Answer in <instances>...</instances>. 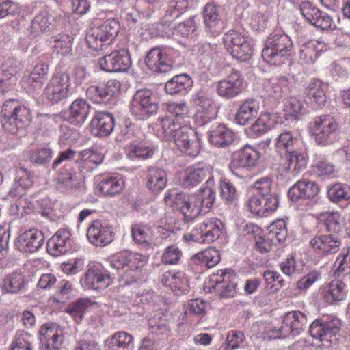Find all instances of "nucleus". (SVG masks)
<instances>
[{
  "mask_svg": "<svg viewBox=\"0 0 350 350\" xmlns=\"http://www.w3.org/2000/svg\"><path fill=\"white\" fill-rule=\"evenodd\" d=\"M345 297V284L340 280L332 281L324 291V298L329 304L341 301Z\"/></svg>",
  "mask_w": 350,
  "mask_h": 350,
  "instance_id": "43",
  "label": "nucleus"
},
{
  "mask_svg": "<svg viewBox=\"0 0 350 350\" xmlns=\"http://www.w3.org/2000/svg\"><path fill=\"white\" fill-rule=\"evenodd\" d=\"M221 221L219 220L206 219L202 223L196 224L190 233L184 235V239L197 243H212L221 235Z\"/></svg>",
  "mask_w": 350,
  "mask_h": 350,
  "instance_id": "7",
  "label": "nucleus"
},
{
  "mask_svg": "<svg viewBox=\"0 0 350 350\" xmlns=\"http://www.w3.org/2000/svg\"><path fill=\"white\" fill-rule=\"evenodd\" d=\"M243 79L237 70H232L231 73L217 83V91L219 96L230 99L238 96L242 91Z\"/></svg>",
  "mask_w": 350,
  "mask_h": 350,
  "instance_id": "18",
  "label": "nucleus"
},
{
  "mask_svg": "<svg viewBox=\"0 0 350 350\" xmlns=\"http://www.w3.org/2000/svg\"><path fill=\"white\" fill-rule=\"evenodd\" d=\"M292 48L293 42L287 35H271L267 38L262 57L270 65H281L288 60Z\"/></svg>",
  "mask_w": 350,
  "mask_h": 350,
  "instance_id": "4",
  "label": "nucleus"
},
{
  "mask_svg": "<svg viewBox=\"0 0 350 350\" xmlns=\"http://www.w3.org/2000/svg\"><path fill=\"white\" fill-rule=\"evenodd\" d=\"M328 85L320 79H312L306 88L305 94L314 108L322 107L327 100Z\"/></svg>",
  "mask_w": 350,
  "mask_h": 350,
  "instance_id": "27",
  "label": "nucleus"
},
{
  "mask_svg": "<svg viewBox=\"0 0 350 350\" xmlns=\"http://www.w3.org/2000/svg\"><path fill=\"white\" fill-rule=\"evenodd\" d=\"M31 112L29 108L20 105L16 100L5 101L1 111L3 128L12 134L22 131L31 122Z\"/></svg>",
  "mask_w": 350,
  "mask_h": 350,
  "instance_id": "2",
  "label": "nucleus"
},
{
  "mask_svg": "<svg viewBox=\"0 0 350 350\" xmlns=\"http://www.w3.org/2000/svg\"><path fill=\"white\" fill-rule=\"evenodd\" d=\"M49 66L43 62L38 63L31 71L29 79L31 85L37 90H40L47 79Z\"/></svg>",
  "mask_w": 350,
  "mask_h": 350,
  "instance_id": "44",
  "label": "nucleus"
},
{
  "mask_svg": "<svg viewBox=\"0 0 350 350\" xmlns=\"http://www.w3.org/2000/svg\"><path fill=\"white\" fill-rule=\"evenodd\" d=\"M77 172L71 167H64L57 177L58 187L71 193L79 186V180Z\"/></svg>",
  "mask_w": 350,
  "mask_h": 350,
  "instance_id": "41",
  "label": "nucleus"
},
{
  "mask_svg": "<svg viewBox=\"0 0 350 350\" xmlns=\"http://www.w3.org/2000/svg\"><path fill=\"white\" fill-rule=\"evenodd\" d=\"M52 150L49 148H42L32 152L29 156V160L38 165L48 164L52 158Z\"/></svg>",
  "mask_w": 350,
  "mask_h": 350,
  "instance_id": "64",
  "label": "nucleus"
},
{
  "mask_svg": "<svg viewBox=\"0 0 350 350\" xmlns=\"http://www.w3.org/2000/svg\"><path fill=\"white\" fill-rule=\"evenodd\" d=\"M70 233L66 229H59L53 234L47 242V250L54 256L67 253L71 249L72 241Z\"/></svg>",
  "mask_w": 350,
  "mask_h": 350,
  "instance_id": "21",
  "label": "nucleus"
},
{
  "mask_svg": "<svg viewBox=\"0 0 350 350\" xmlns=\"http://www.w3.org/2000/svg\"><path fill=\"white\" fill-rule=\"evenodd\" d=\"M18 70L16 60L10 57L4 60L0 67V94H4L13 88Z\"/></svg>",
  "mask_w": 350,
  "mask_h": 350,
  "instance_id": "25",
  "label": "nucleus"
},
{
  "mask_svg": "<svg viewBox=\"0 0 350 350\" xmlns=\"http://www.w3.org/2000/svg\"><path fill=\"white\" fill-rule=\"evenodd\" d=\"M30 172L27 169L20 167L16 169V177L10 188L8 195L11 198H21L24 196L28 189L32 185Z\"/></svg>",
  "mask_w": 350,
  "mask_h": 350,
  "instance_id": "31",
  "label": "nucleus"
},
{
  "mask_svg": "<svg viewBox=\"0 0 350 350\" xmlns=\"http://www.w3.org/2000/svg\"><path fill=\"white\" fill-rule=\"evenodd\" d=\"M204 23L207 31L213 35L219 34L224 28L221 9L215 3H207L204 9Z\"/></svg>",
  "mask_w": 350,
  "mask_h": 350,
  "instance_id": "22",
  "label": "nucleus"
},
{
  "mask_svg": "<svg viewBox=\"0 0 350 350\" xmlns=\"http://www.w3.org/2000/svg\"><path fill=\"white\" fill-rule=\"evenodd\" d=\"M87 237L92 244L99 247L108 245L113 239L111 228L104 225L100 220L92 222L87 231Z\"/></svg>",
  "mask_w": 350,
  "mask_h": 350,
  "instance_id": "19",
  "label": "nucleus"
},
{
  "mask_svg": "<svg viewBox=\"0 0 350 350\" xmlns=\"http://www.w3.org/2000/svg\"><path fill=\"white\" fill-rule=\"evenodd\" d=\"M220 196L226 204H232L237 199L235 186L227 179L221 180L219 184Z\"/></svg>",
  "mask_w": 350,
  "mask_h": 350,
  "instance_id": "56",
  "label": "nucleus"
},
{
  "mask_svg": "<svg viewBox=\"0 0 350 350\" xmlns=\"http://www.w3.org/2000/svg\"><path fill=\"white\" fill-rule=\"evenodd\" d=\"M273 124V120L269 113H264L250 126L251 131L256 135H260L269 131Z\"/></svg>",
  "mask_w": 350,
  "mask_h": 350,
  "instance_id": "54",
  "label": "nucleus"
},
{
  "mask_svg": "<svg viewBox=\"0 0 350 350\" xmlns=\"http://www.w3.org/2000/svg\"><path fill=\"white\" fill-rule=\"evenodd\" d=\"M26 280L21 271H14L7 275L3 279L1 287L8 293H18L25 290Z\"/></svg>",
  "mask_w": 350,
  "mask_h": 350,
  "instance_id": "40",
  "label": "nucleus"
},
{
  "mask_svg": "<svg viewBox=\"0 0 350 350\" xmlns=\"http://www.w3.org/2000/svg\"><path fill=\"white\" fill-rule=\"evenodd\" d=\"M88 299H79L68 305L65 311L72 316L76 321L80 322L86 310L90 306Z\"/></svg>",
  "mask_w": 350,
  "mask_h": 350,
  "instance_id": "50",
  "label": "nucleus"
},
{
  "mask_svg": "<svg viewBox=\"0 0 350 350\" xmlns=\"http://www.w3.org/2000/svg\"><path fill=\"white\" fill-rule=\"evenodd\" d=\"M234 274L230 269L217 271L215 289L221 298H228L234 296L236 284L232 281Z\"/></svg>",
  "mask_w": 350,
  "mask_h": 350,
  "instance_id": "30",
  "label": "nucleus"
},
{
  "mask_svg": "<svg viewBox=\"0 0 350 350\" xmlns=\"http://www.w3.org/2000/svg\"><path fill=\"white\" fill-rule=\"evenodd\" d=\"M120 29L119 21L114 18L107 19L96 27L91 29L86 36L89 48L95 51L104 50V48L112 43Z\"/></svg>",
  "mask_w": 350,
  "mask_h": 350,
  "instance_id": "5",
  "label": "nucleus"
},
{
  "mask_svg": "<svg viewBox=\"0 0 350 350\" xmlns=\"http://www.w3.org/2000/svg\"><path fill=\"white\" fill-rule=\"evenodd\" d=\"M90 109L91 106L86 100L78 98L69 107L68 120L72 124H82L86 120Z\"/></svg>",
  "mask_w": 350,
  "mask_h": 350,
  "instance_id": "35",
  "label": "nucleus"
},
{
  "mask_svg": "<svg viewBox=\"0 0 350 350\" xmlns=\"http://www.w3.org/2000/svg\"><path fill=\"white\" fill-rule=\"evenodd\" d=\"M161 123L165 136L172 139L174 138V135L179 129L184 126L182 125L184 122L176 120L175 117L163 118Z\"/></svg>",
  "mask_w": 350,
  "mask_h": 350,
  "instance_id": "62",
  "label": "nucleus"
},
{
  "mask_svg": "<svg viewBox=\"0 0 350 350\" xmlns=\"http://www.w3.org/2000/svg\"><path fill=\"white\" fill-rule=\"evenodd\" d=\"M44 241L43 233L33 228L25 231L18 237L16 246L21 252L33 253L42 246Z\"/></svg>",
  "mask_w": 350,
  "mask_h": 350,
  "instance_id": "20",
  "label": "nucleus"
},
{
  "mask_svg": "<svg viewBox=\"0 0 350 350\" xmlns=\"http://www.w3.org/2000/svg\"><path fill=\"white\" fill-rule=\"evenodd\" d=\"M220 260V254L218 250L210 247L193 255L191 261L196 265H204L211 268L215 266Z\"/></svg>",
  "mask_w": 350,
  "mask_h": 350,
  "instance_id": "42",
  "label": "nucleus"
},
{
  "mask_svg": "<svg viewBox=\"0 0 350 350\" xmlns=\"http://www.w3.org/2000/svg\"><path fill=\"white\" fill-rule=\"evenodd\" d=\"M41 350H60L64 336L57 324L45 323L40 330Z\"/></svg>",
  "mask_w": 350,
  "mask_h": 350,
  "instance_id": "16",
  "label": "nucleus"
},
{
  "mask_svg": "<svg viewBox=\"0 0 350 350\" xmlns=\"http://www.w3.org/2000/svg\"><path fill=\"white\" fill-rule=\"evenodd\" d=\"M340 327V320L336 317H330L327 320L317 319L310 324L308 333L315 340L329 341L331 337L339 332Z\"/></svg>",
  "mask_w": 350,
  "mask_h": 350,
  "instance_id": "12",
  "label": "nucleus"
},
{
  "mask_svg": "<svg viewBox=\"0 0 350 350\" xmlns=\"http://www.w3.org/2000/svg\"><path fill=\"white\" fill-rule=\"evenodd\" d=\"M294 142L295 139L289 131H286L278 135L275 142V147L281 157L286 154L288 152L294 150Z\"/></svg>",
  "mask_w": 350,
  "mask_h": 350,
  "instance_id": "55",
  "label": "nucleus"
},
{
  "mask_svg": "<svg viewBox=\"0 0 350 350\" xmlns=\"http://www.w3.org/2000/svg\"><path fill=\"white\" fill-rule=\"evenodd\" d=\"M114 127L112 115L106 111L96 112L90 124L91 133L96 137L109 135Z\"/></svg>",
  "mask_w": 350,
  "mask_h": 350,
  "instance_id": "24",
  "label": "nucleus"
},
{
  "mask_svg": "<svg viewBox=\"0 0 350 350\" xmlns=\"http://www.w3.org/2000/svg\"><path fill=\"white\" fill-rule=\"evenodd\" d=\"M208 175H210V171L207 167L190 169L186 172L183 185L185 187L194 186L202 181Z\"/></svg>",
  "mask_w": 350,
  "mask_h": 350,
  "instance_id": "51",
  "label": "nucleus"
},
{
  "mask_svg": "<svg viewBox=\"0 0 350 350\" xmlns=\"http://www.w3.org/2000/svg\"><path fill=\"white\" fill-rule=\"evenodd\" d=\"M120 87V81L111 79L105 85L89 87L87 90V94L94 103H107L111 98L119 94Z\"/></svg>",
  "mask_w": 350,
  "mask_h": 350,
  "instance_id": "17",
  "label": "nucleus"
},
{
  "mask_svg": "<svg viewBox=\"0 0 350 350\" xmlns=\"http://www.w3.org/2000/svg\"><path fill=\"white\" fill-rule=\"evenodd\" d=\"M224 43L228 52L235 59L245 62L252 54V48L247 38L236 31L224 34Z\"/></svg>",
  "mask_w": 350,
  "mask_h": 350,
  "instance_id": "9",
  "label": "nucleus"
},
{
  "mask_svg": "<svg viewBox=\"0 0 350 350\" xmlns=\"http://www.w3.org/2000/svg\"><path fill=\"white\" fill-rule=\"evenodd\" d=\"M173 140L177 148L186 155L195 157L200 152V142L191 127L180 128Z\"/></svg>",
  "mask_w": 350,
  "mask_h": 350,
  "instance_id": "13",
  "label": "nucleus"
},
{
  "mask_svg": "<svg viewBox=\"0 0 350 350\" xmlns=\"http://www.w3.org/2000/svg\"><path fill=\"white\" fill-rule=\"evenodd\" d=\"M69 81L70 77L66 73L53 76L44 90L46 99L53 103H57L66 98L68 95Z\"/></svg>",
  "mask_w": 350,
  "mask_h": 350,
  "instance_id": "14",
  "label": "nucleus"
},
{
  "mask_svg": "<svg viewBox=\"0 0 350 350\" xmlns=\"http://www.w3.org/2000/svg\"><path fill=\"white\" fill-rule=\"evenodd\" d=\"M260 154L251 146L245 145L232 155L230 168L233 173H237L243 169H251L256 165Z\"/></svg>",
  "mask_w": 350,
  "mask_h": 350,
  "instance_id": "15",
  "label": "nucleus"
},
{
  "mask_svg": "<svg viewBox=\"0 0 350 350\" xmlns=\"http://www.w3.org/2000/svg\"><path fill=\"white\" fill-rule=\"evenodd\" d=\"M196 26L195 21L191 18H189L184 22L179 23L173 29H169V30L165 33V35L170 36L174 33V31L176 33L183 37L192 36L193 33L196 31Z\"/></svg>",
  "mask_w": 350,
  "mask_h": 350,
  "instance_id": "61",
  "label": "nucleus"
},
{
  "mask_svg": "<svg viewBox=\"0 0 350 350\" xmlns=\"http://www.w3.org/2000/svg\"><path fill=\"white\" fill-rule=\"evenodd\" d=\"M319 191V187L314 181L301 180L290 188L288 196L291 200L297 202L301 198H312L318 194Z\"/></svg>",
  "mask_w": 350,
  "mask_h": 350,
  "instance_id": "28",
  "label": "nucleus"
},
{
  "mask_svg": "<svg viewBox=\"0 0 350 350\" xmlns=\"http://www.w3.org/2000/svg\"><path fill=\"white\" fill-rule=\"evenodd\" d=\"M283 170L286 174L292 173L297 175L306 167V159L304 155L295 150L288 152L281 157Z\"/></svg>",
  "mask_w": 350,
  "mask_h": 350,
  "instance_id": "33",
  "label": "nucleus"
},
{
  "mask_svg": "<svg viewBox=\"0 0 350 350\" xmlns=\"http://www.w3.org/2000/svg\"><path fill=\"white\" fill-rule=\"evenodd\" d=\"M166 172L157 167H150L148 170L146 187L150 192L157 194L163 191L167 185Z\"/></svg>",
  "mask_w": 350,
  "mask_h": 350,
  "instance_id": "34",
  "label": "nucleus"
},
{
  "mask_svg": "<svg viewBox=\"0 0 350 350\" xmlns=\"http://www.w3.org/2000/svg\"><path fill=\"white\" fill-rule=\"evenodd\" d=\"M188 7L187 0H171L161 21L162 27H170L171 23L185 12Z\"/></svg>",
  "mask_w": 350,
  "mask_h": 350,
  "instance_id": "37",
  "label": "nucleus"
},
{
  "mask_svg": "<svg viewBox=\"0 0 350 350\" xmlns=\"http://www.w3.org/2000/svg\"><path fill=\"white\" fill-rule=\"evenodd\" d=\"M133 337L126 332L116 333L109 342V350H133Z\"/></svg>",
  "mask_w": 350,
  "mask_h": 350,
  "instance_id": "45",
  "label": "nucleus"
},
{
  "mask_svg": "<svg viewBox=\"0 0 350 350\" xmlns=\"http://www.w3.org/2000/svg\"><path fill=\"white\" fill-rule=\"evenodd\" d=\"M100 191L105 196L118 194L123 189V181L117 177L103 178L99 183Z\"/></svg>",
  "mask_w": 350,
  "mask_h": 350,
  "instance_id": "48",
  "label": "nucleus"
},
{
  "mask_svg": "<svg viewBox=\"0 0 350 350\" xmlns=\"http://www.w3.org/2000/svg\"><path fill=\"white\" fill-rule=\"evenodd\" d=\"M112 282L109 274L103 273L95 266L88 269L84 279V285L90 289L102 290L107 288Z\"/></svg>",
  "mask_w": 350,
  "mask_h": 350,
  "instance_id": "32",
  "label": "nucleus"
},
{
  "mask_svg": "<svg viewBox=\"0 0 350 350\" xmlns=\"http://www.w3.org/2000/svg\"><path fill=\"white\" fill-rule=\"evenodd\" d=\"M193 86L191 77L187 74L178 75L168 80L165 85L167 94L174 95L187 91Z\"/></svg>",
  "mask_w": 350,
  "mask_h": 350,
  "instance_id": "39",
  "label": "nucleus"
},
{
  "mask_svg": "<svg viewBox=\"0 0 350 350\" xmlns=\"http://www.w3.org/2000/svg\"><path fill=\"white\" fill-rule=\"evenodd\" d=\"M308 319L306 314L300 311H291L286 313L283 319L282 325L279 328L271 330V337L285 338L290 334L293 336L299 335L306 327Z\"/></svg>",
  "mask_w": 350,
  "mask_h": 350,
  "instance_id": "8",
  "label": "nucleus"
},
{
  "mask_svg": "<svg viewBox=\"0 0 350 350\" xmlns=\"http://www.w3.org/2000/svg\"><path fill=\"white\" fill-rule=\"evenodd\" d=\"M310 245L313 250L324 255L337 253L341 245L338 235L329 234L315 236L310 240Z\"/></svg>",
  "mask_w": 350,
  "mask_h": 350,
  "instance_id": "23",
  "label": "nucleus"
},
{
  "mask_svg": "<svg viewBox=\"0 0 350 350\" xmlns=\"http://www.w3.org/2000/svg\"><path fill=\"white\" fill-rule=\"evenodd\" d=\"M103 161V155L91 149H86L77 153L76 162L80 161L81 167L88 166L93 169L97 165L101 163Z\"/></svg>",
  "mask_w": 350,
  "mask_h": 350,
  "instance_id": "46",
  "label": "nucleus"
},
{
  "mask_svg": "<svg viewBox=\"0 0 350 350\" xmlns=\"http://www.w3.org/2000/svg\"><path fill=\"white\" fill-rule=\"evenodd\" d=\"M193 103L198 106L194 120L198 126H204L216 117V107L207 92L199 91L193 98Z\"/></svg>",
  "mask_w": 350,
  "mask_h": 350,
  "instance_id": "11",
  "label": "nucleus"
},
{
  "mask_svg": "<svg viewBox=\"0 0 350 350\" xmlns=\"http://www.w3.org/2000/svg\"><path fill=\"white\" fill-rule=\"evenodd\" d=\"M206 186L201 187L197 194L187 195L175 190L166 193L165 203L179 210L186 221L196 218L201 212L207 213L215 200V191L213 188V180L210 176Z\"/></svg>",
  "mask_w": 350,
  "mask_h": 350,
  "instance_id": "1",
  "label": "nucleus"
},
{
  "mask_svg": "<svg viewBox=\"0 0 350 350\" xmlns=\"http://www.w3.org/2000/svg\"><path fill=\"white\" fill-rule=\"evenodd\" d=\"M338 124L333 116L325 115L317 117L314 122V133L316 142L327 146L334 140Z\"/></svg>",
  "mask_w": 350,
  "mask_h": 350,
  "instance_id": "10",
  "label": "nucleus"
},
{
  "mask_svg": "<svg viewBox=\"0 0 350 350\" xmlns=\"http://www.w3.org/2000/svg\"><path fill=\"white\" fill-rule=\"evenodd\" d=\"M148 327L152 334L158 336H167L170 332V323L159 316L148 319Z\"/></svg>",
  "mask_w": 350,
  "mask_h": 350,
  "instance_id": "58",
  "label": "nucleus"
},
{
  "mask_svg": "<svg viewBox=\"0 0 350 350\" xmlns=\"http://www.w3.org/2000/svg\"><path fill=\"white\" fill-rule=\"evenodd\" d=\"M318 221L327 232L332 234L337 235L343 229V219L336 212L321 213Z\"/></svg>",
  "mask_w": 350,
  "mask_h": 350,
  "instance_id": "38",
  "label": "nucleus"
},
{
  "mask_svg": "<svg viewBox=\"0 0 350 350\" xmlns=\"http://www.w3.org/2000/svg\"><path fill=\"white\" fill-rule=\"evenodd\" d=\"M260 109L259 101L248 98L239 107L235 114V122L242 126L248 124L258 117Z\"/></svg>",
  "mask_w": 350,
  "mask_h": 350,
  "instance_id": "29",
  "label": "nucleus"
},
{
  "mask_svg": "<svg viewBox=\"0 0 350 350\" xmlns=\"http://www.w3.org/2000/svg\"><path fill=\"white\" fill-rule=\"evenodd\" d=\"M73 38L68 35L62 34L51 38L53 52L64 55L72 50Z\"/></svg>",
  "mask_w": 350,
  "mask_h": 350,
  "instance_id": "47",
  "label": "nucleus"
},
{
  "mask_svg": "<svg viewBox=\"0 0 350 350\" xmlns=\"http://www.w3.org/2000/svg\"><path fill=\"white\" fill-rule=\"evenodd\" d=\"M180 53L170 47H155L146 55L145 62L151 70L158 73H165L176 66V58Z\"/></svg>",
  "mask_w": 350,
  "mask_h": 350,
  "instance_id": "6",
  "label": "nucleus"
},
{
  "mask_svg": "<svg viewBox=\"0 0 350 350\" xmlns=\"http://www.w3.org/2000/svg\"><path fill=\"white\" fill-rule=\"evenodd\" d=\"M327 195L333 202L346 201L350 198V187L347 185L337 183L329 188Z\"/></svg>",
  "mask_w": 350,
  "mask_h": 350,
  "instance_id": "52",
  "label": "nucleus"
},
{
  "mask_svg": "<svg viewBox=\"0 0 350 350\" xmlns=\"http://www.w3.org/2000/svg\"><path fill=\"white\" fill-rule=\"evenodd\" d=\"M131 234L134 241L144 247H149V241L151 239L150 228L144 224H135L131 227Z\"/></svg>",
  "mask_w": 350,
  "mask_h": 350,
  "instance_id": "49",
  "label": "nucleus"
},
{
  "mask_svg": "<svg viewBox=\"0 0 350 350\" xmlns=\"http://www.w3.org/2000/svg\"><path fill=\"white\" fill-rule=\"evenodd\" d=\"M234 137V132L222 124H219L209 133L211 144L217 148H226L230 146L232 143Z\"/></svg>",
  "mask_w": 350,
  "mask_h": 350,
  "instance_id": "36",
  "label": "nucleus"
},
{
  "mask_svg": "<svg viewBox=\"0 0 350 350\" xmlns=\"http://www.w3.org/2000/svg\"><path fill=\"white\" fill-rule=\"evenodd\" d=\"M146 258L139 253L123 251L113 255L111 266L117 270H122V279L124 284H130L140 278L141 268L144 267Z\"/></svg>",
  "mask_w": 350,
  "mask_h": 350,
  "instance_id": "3",
  "label": "nucleus"
},
{
  "mask_svg": "<svg viewBox=\"0 0 350 350\" xmlns=\"http://www.w3.org/2000/svg\"><path fill=\"white\" fill-rule=\"evenodd\" d=\"M127 152L130 157L145 159L152 157L154 149L146 144H131L127 147Z\"/></svg>",
  "mask_w": 350,
  "mask_h": 350,
  "instance_id": "59",
  "label": "nucleus"
},
{
  "mask_svg": "<svg viewBox=\"0 0 350 350\" xmlns=\"http://www.w3.org/2000/svg\"><path fill=\"white\" fill-rule=\"evenodd\" d=\"M288 81L286 77L278 79L271 83L270 90L268 91L269 96L279 99L288 92Z\"/></svg>",
  "mask_w": 350,
  "mask_h": 350,
  "instance_id": "63",
  "label": "nucleus"
},
{
  "mask_svg": "<svg viewBox=\"0 0 350 350\" xmlns=\"http://www.w3.org/2000/svg\"><path fill=\"white\" fill-rule=\"evenodd\" d=\"M51 22L46 14H38L31 21L30 33L33 37H36L50 29Z\"/></svg>",
  "mask_w": 350,
  "mask_h": 350,
  "instance_id": "57",
  "label": "nucleus"
},
{
  "mask_svg": "<svg viewBox=\"0 0 350 350\" xmlns=\"http://www.w3.org/2000/svg\"><path fill=\"white\" fill-rule=\"evenodd\" d=\"M114 72H125L131 65V61L128 50L121 49L113 51Z\"/></svg>",
  "mask_w": 350,
  "mask_h": 350,
  "instance_id": "53",
  "label": "nucleus"
},
{
  "mask_svg": "<svg viewBox=\"0 0 350 350\" xmlns=\"http://www.w3.org/2000/svg\"><path fill=\"white\" fill-rule=\"evenodd\" d=\"M132 105L142 113L152 114L158 109L157 98L148 90H139L133 97Z\"/></svg>",
  "mask_w": 350,
  "mask_h": 350,
  "instance_id": "26",
  "label": "nucleus"
},
{
  "mask_svg": "<svg viewBox=\"0 0 350 350\" xmlns=\"http://www.w3.org/2000/svg\"><path fill=\"white\" fill-rule=\"evenodd\" d=\"M302 104L300 100L295 97H290L285 103L284 111L286 120L293 118L297 120L301 116Z\"/></svg>",
  "mask_w": 350,
  "mask_h": 350,
  "instance_id": "60",
  "label": "nucleus"
}]
</instances>
